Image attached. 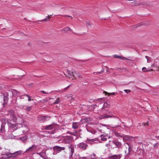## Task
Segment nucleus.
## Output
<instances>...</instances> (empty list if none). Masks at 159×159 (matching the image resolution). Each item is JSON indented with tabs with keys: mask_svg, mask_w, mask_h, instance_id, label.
Here are the masks:
<instances>
[{
	"mask_svg": "<svg viewBox=\"0 0 159 159\" xmlns=\"http://www.w3.org/2000/svg\"><path fill=\"white\" fill-rule=\"evenodd\" d=\"M53 149L54 152L53 153V155H56L58 153H59L62 150H64L65 149V148L61 147L58 146H55L53 147Z\"/></svg>",
	"mask_w": 159,
	"mask_h": 159,
	"instance_id": "f257e3e1",
	"label": "nucleus"
},
{
	"mask_svg": "<svg viewBox=\"0 0 159 159\" xmlns=\"http://www.w3.org/2000/svg\"><path fill=\"white\" fill-rule=\"evenodd\" d=\"M77 148L80 150L83 151L86 150L88 147V145L84 142H81L77 144Z\"/></svg>",
	"mask_w": 159,
	"mask_h": 159,
	"instance_id": "f03ea898",
	"label": "nucleus"
},
{
	"mask_svg": "<svg viewBox=\"0 0 159 159\" xmlns=\"http://www.w3.org/2000/svg\"><path fill=\"white\" fill-rule=\"evenodd\" d=\"M50 116H39L38 117V120L39 121L43 122L48 120L50 118Z\"/></svg>",
	"mask_w": 159,
	"mask_h": 159,
	"instance_id": "7ed1b4c3",
	"label": "nucleus"
},
{
	"mask_svg": "<svg viewBox=\"0 0 159 159\" xmlns=\"http://www.w3.org/2000/svg\"><path fill=\"white\" fill-rule=\"evenodd\" d=\"M3 101L4 103L2 104L3 105V107H4L6 105L8 101L9 98V94L8 93L5 92L3 94Z\"/></svg>",
	"mask_w": 159,
	"mask_h": 159,
	"instance_id": "20e7f679",
	"label": "nucleus"
},
{
	"mask_svg": "<svg viewBox=\"0 0 159 159\" xmlns=\"http://www.w3.org/2000/svg\"><path fill=\"white\" fill-rule=\"evenodd\" d=\"M74 141L73 137L71 136H67L64 139V142L66 143H70Z\"/></svg>",
	"mask_w": 159,
	"mask_h": 159,
	"instance_id": "39448f33",
	"label": "nucleus"
},
{
	"mask_svg": "<svg viewBox=\"0 0 159 159\" xmlns=\"http://www.w3.org/2000/svg\"><path fill=\"white\" fill-rule=\"evenodd\" d=\"M5 113L6 115L7 116V118H9L10 116L14 114L15 112L13 109H10L6 111Z\"/></svg>",
	"mask_w": 159,
	"mask_h": 159,
	"instance_id": "423d86ee",
	"label": "nucleus"
},
{
	"mask_svg": "<svg viewBox=\"0 0 159 159\" xmlns=\"http://www.w3.org/2000/svg\"><path fill=\"white\" fill-rule=\"evenodd\" d=\"M110 117L117 118L116 116H114V115L112 116L108 115L107 114H104L99 116L98 117V119L101 120L105 118H108Z\"/></svg>",
	"mask_w": 159,
	"mask_h": 159,
	"instance_id": "0eeeda50",
	"label": "nucleus"
},
{
	"mask_svg": "<svg viewBox=\"0 0 159 159\" xmlns=\"http://www.w3.org/2000/svg\"><path fill=\"white\" fill-rule=\"evenodd\" d=\"M110 106V105L107 102H105L104 103L102 107L101 108V111L103 112H107V108H109Z\"/></svg>",
	"mask_w": 159,
	"mask_h": 159,
	"instance_id": "6e6552de",
	"label": "nucleus"
},
{
	"mask_svg": "<svg viewBox=\"0 0 159 159\" xmlns=\"http://www.w3.org/2000/svg\"><path fill=\"white\" fill-rule=\"evenodd\" d=\"M8 125L10 128V129L11 132H13L17 129L16 125V124H11V123L8 122Z\"/></svg>",
	"mask_w": 159,
	"mask_h": 159,
	"instance_id": "1a4fd4ad",
	"label": "nucleus"
},
{
	"mask_svg": "<svg viewBox=\"0 0 159 159\" xmlns=\"http://www.w3.org/2000/svg\"><path fill=\"white\" fill-rule=\"evenodd\" d=\"M17 118L16 117L15 113L13 115L9 117V118H7V119L10 121L16 123Z\"/></svg>",
	"mask_w": 159,
	"mask_h": 159,
	"instance_id": "9d476101",
	"label": "nucleus"
},
{
	"mask_svg": "<svg viewBox=\"0 0 159 159\" xmlns=\"http://www.w3.org/2000/svg\"><path fill=\"white\" fill-rule=\"evenodd\" d=\"M1 155H5L6 157H2V159H13L12 156L11 155V153H9L8 152L5 153L4 154H2Z\"/></svg>",
	"mask_w": 159,
	"mask_h": 159,
	"instance_id": "9b49d317",
	"label": "nucleus"
},
{
	"mask_svg": "<svg viewBox=\"0 0 159 159\" xmlns=\"http://www.w3.org/2000/svg\"><path fill=\"white\" fill-rule=\"evenodd\" d=\"M21 108L25 110L26 112L30 111L32 109V106L22 105L21 106Z\"/></svg>",
	"mask_w": 159,
	"mask_h": 159,
	"instance_id": "f8f14e48",
	"label": "nucleus"
},
{
	"mask_svg": "<svg viewBox=\"0 0 159 159\" xmlns=\"http://www.w3.org/2000/svg\"><path fill=\"white\" fill-rule=\"evenodd\" d=\"M71 74H74L73 77L76 79V77L78 79V80H80V78H83V77L78 72H77L75 71L73 72L72 73H71Z\"/></svg>",
	"mask_w": 159,
	"mask_h": 159,
	"instance_id": "ddd939ff",
	"label": "nucleus"
},
{
	"mask_svg": "<svg viewBox=\"0 0 159 159\" xmlns=\"http://www.w3.org/2000/svg\"><path fill=\"white\" fill-rule=\"evenodd\" d=\"M112 143L116 145V148H122V145L121 143L115 140L112 141Z\"/></svg>",
	"mask_w": 159,
	"mask_h": 159,
	"instance_id": "4468645a",
	"label": "nucleus"
},
{
	"mask_svg": "<svg viewBox=\"0 0 159 159\" xmlns=\"http://www.w3.org/2000/svg\"><path fill=\"white\" fill-rule=\"evenodd\" d=\"M68 148L70 152V155H71V157L73 156V154L75 150L74 146L72 144H70Z\"/></svg>",
	"mask_w": 159,
	"mask_h": 159,
	"instance_id": "2eb2a0df",
	"label": "nucleus"
},
{
	"mask_svg": "<svg viewBox=\"0 0 159 159\" xmlns=\"http://www.w3.org/2000/svg\"><path fill=\"white\" fill-rule=\"evenodd\" d=\"M37 146L33 144L31 147H30L28 149H27L26 151L25 152H32L35 149L37 148Z\"/></svg>",
	"mask_w": 159,
	"mask_h": 159,
	"instance_id": "dca6fc26",
	"label": "nucleus"
},
{
	"mask_svg": "<svg viewBox=\"0 0 159 159\" xmlns=\"http://www.w3.org/2000/svg\"><path fill=\"white\" fill-rule=\"evenodd\" d=\"M128 146V150L125 151V153L126 155H128L131 154L132 151V148L131 146H130L129 144L127 143H126Z\"/></svg>",
	"mask_w": 159,
	"mask_h": 159,
	"instance_id": "f3484780",
	"label": "nucleus"
},
{
	"mask_svg": "<svg viewBox=\"0 0 159 159\" xmlns=\"http://www.w3.org/2000/svg\"><path fill=\"white\" fill-rule=\"evenodd\" d=\"M16 123H17V125H23L24 123V120L22 118L20 117H18L17 119Z\"/></svg>",
	"mask_w": 159,
	"mask_h": 159,
	"instance_id": "a211bd4d",
	"label": "nucleus"
},
{
	"mask_svg": "<svg viewBox=\"0 0 159 159\" xmlns=\"http://www.w3.org/2000/svg\"><path fill=\"white\" fill-rule=\"evenodd\" d=\"M121 157V154L113 155L108 157L109 159H120Z\"/></svg>",
	"mask_w": 159,
	"mask_h": 159,
	"instance_id": "6ab92c4d",
	"label": "nucleus"
},
{
	"mask_svg": "<svg viewBox=\"0 0 159 159\" xmlns=\"http://www.w3.org/2000/svg\"><path fill=\"white\" fill-rule=\"evenodd\" d=\"M55 127V125L54 124L50 125L45 127V129L47 130H51Z\"/></svg>",
	"mask_w": 159,
	"mask_h": 159,
	"instance_id": "aec40b11",
	"label": "nucleus"
},
{
	"mask_svg": "<svg viewBox=\"0 0 159 159\" xmlns=\"http://www.w3.org/2000/svg\"><path fill=\"white\" fill-rule=\"evenodd\" d=\"M96 140L94 139H87L86 141L87 143L90 144L92 145L94 144L95 142V141Z\"/></svg>",
	"mask_w": 159,
	"mask_h": 159,
	"instance_id": "412c9836",
	"label": "nucleus"
},
{
	"mask_svg": "<svg viewBox=\"0 0 159 159\" xmlns=\"http://www.w3.org/2000/svg\"><path fill=\"white\" fill-rule=\"evenodd\" d=\"M21 153V151H16L13 153H11L12 156L13 158L15 157L16 156L19 155Z\"/></svg>",
	"mask_w": 159,
	"mask_h": 159,
	"instance_id": "4be33fe9",
	"label": "nucleus"
},
{
	"mask_svg": "<svg viewBox=\"0 0 159 159\" xmlns=\"http://www.w3.org/2000/svg\"><path fill=\"white\" fill-rule=\"evenodd\" d=\"M61 31H64L65 33H67L68 31H71V29L68 27H66L61 30Z\"/></svg>",
	"mask_w": 159,
	"mask_h": 159,
	"instance_id": "5701e85b",
	"label": "nucleus"
},
{
	"mask_svg": "<svg viewBox=\"0 0 159 159\" xmlns=\"http://www.w3.org/2000/svg\"><path fill=\"white\" fill-rule=\"evenodd\" d=\"M131 139V137L125 135L123 137V140L124 142L130 140Z\"/></svg>",
	"mask_w": 159,
	"mask_h": 159,
	"instance_id": "b1692460",
	"label": "nucleus"
},
{
	"mask_svg": "<svg viewBox=\"0 0 159 159\" xmlns=\"http://www.w3.org/2000/svg\"><path fill=\"white\" fill-rule=\"evenodd\" d=\"M79 125V124L78 123H73L72 124V128L74 129H77L78 128Z\"/></svg>",
	"mask_w": 159,
	"mask_h": 159,
	"instance_id": "393cba45",
	"label": "nucleus"
},
{
	"mask_svg": "<svg viewBox=\"0 0 159 159\" xmlns=\"http://www.w3.org/2000/svg\"><path fill=\"white\" fill-rule=\"evenodd\" d=\"M12 93L13 96H15L18 95V93L19 94V93H18L17 91L15 89L12 90Z\"/></svg>",
	"mask_w": 159,
	"mask_h": 159,
	"instance_id": "a878e982",
	"label": "nucleus"
},
{
	"mask_svg": "<svg viewBox=\"0 0 159 159\" xmlns=\"http://www.w3.org/2000/svg\"><path fill=\"white\" fill-rule=\"evenodd\" d=\"M50 18L49 16H46V18L45 19L43 20H39L38 21H47V20H48V21L50 20Z\"/></svg>",
	"mask_w": 159,
	"mask_h": 159,
	"instance_id": "bb28decb",
	"label": "nucleus"
},
{
	"mask_svg": "<svg viewBox=\"0 0 159 159\" xmlns=\"http://www.w3.org/2000/svg\"><path fill=\"white\" fill-rule=\"evenodd\" d=\"M111 141H110L108 143H107L106 144L105 146L106 147L109 148H111L112 147L111 145Z\"/></svg>",
	"mask_w": 159,
	"mask_h": 159,
	"instance_id": "cd10ccee",
	"label": "nucleus"
},
{
	"mask_svg": "<svg viewBox=\"0 0 159 159\" xmlns=\"http://www.w3.org/2000/svg\"><path fill=\"white\" fill-rule=\"evenodd\" d=\"M5 124L4 123H2L1 125V128L0 129V130L2 132H3L5 130Z\"/></svg>",
	"mask_w": 159,
	"mask_h": 159,
	"instance_id": "c85d7f7f",
	"label": "nucleus"
},
{
	"mask_svg": "<svg viewBox=\"0 0 159 159\" xmlns=\"http://www.w3.org/2000/svg\"><path fill=\"white\" fill-rule=\"evenodd\" d=\"M102 136H103V135H101L100 138V139H101V140H102V141H107V138H106L104 137H103Z\"/></svg>",
	"mask_w": 159,
	"mask_h": 159,
	"instance_id": "c756f323",
	"label": "nucleus"
},
{
	"mask_svg": "<svg viewBox=\"0 0 159 159\" xmlns=\"http://www.w3.org/2000/svg\"><path fill=\"white\" fill-rule=\"evenodd\" d=\"M71 86V85H69L67 87L61 90H59V91H60L61 92H65L66 89H68L70 86Z\"/></svg>",
	"mask_w": 159,
	"mask_h": 159,
	"instance_id": "7c9ffc66",
	"label": "nucleus"
},
{
	"mask_svg": "<svg viewBox=\"0 0 159 159\" xmlns=\"http://www.w3.org/2000/svg\"><path fill=\"white\" fill-rule=\"evenodd\" d=\"M88 118H87L86 117L84 118L81 120V122L82 123L86 122L88 121Z\"/></svg>",
	"mask_w": 159,
	"mask_h": 159,
	"instance_id": "2f4dec72",
	"label": "nucleus"
},
{
	"mask_svg": "<svg viewBox=\"0 0 159 159\" xmlns=\"http://www.w3.org/2000/svg\"><path fill=\"white\" fill-rule=\"evenodd\" d=\"M27 137L25 136L22 137H21L20 139L23 141H25L27 139Z\"/></svg>",
	"mask_w": 159,
	"mask_h": 159,
	"instance_id": "473e14b6",
	"label": "nucleus"
},
{
	"mask_svg": "<svg viewBox=\"0 0 159 159\" xmlns=\"http://www.w3.org/2000/svg\"><path fill=\"white\" fill-rule=\"evenodd\" d=\"M87 129L88 131L90 132L93 134H94L95 133V131H94V130H91L90 129H89L88 128H87Z\"/></svg>",
	"mask_w": 159,
	"mask_h": 159,
	"instance_id": "72a5a7b5",
	"label": "nucleus"
},
{
	"mask_svg": "<svg viewBox=\"0 0 159 159\" xmlns=\"http://www.w3.org/2000/svg\"><path fill=\"white\" fill-rule=\"evenodd\" d=\"M88 157H79L78 159H90Z\"/></svg>",
	"mask_w": 159,
	"mask_h": 159,
	"instance_id": "f704fd0d",
	"label": "nucleus"
},
{
	"mask_svg": "<svg viewBox=\"0 0 159 159\" xmlns=\"http://www.w3.org/2000/svg\"><path fill=\"white\" fill-rule=\"evenodd\" d=\"M60 102V99L59 98L57 99L56 101L54 102V104H57Z\"/></svg>",
	"mask_w": 159,
	"mask_h": 159,
	"instance_id": "c9c22d12",
	"label": "nucleus"
},
{
	"mask_svg": "<svg viewBox=\"0 0 159 159\" xmlns=\"http://www.w3.org/2000/svg\"><path fill=\"white\" fill-rule=\"evenodd\" d=\"M159 145V143H155L154 144L153 146L154 148H157L158 147Z\"/></svg>",
	"mask_w": 159,
	"mask_h": 159,
	"instance_id": "e433bc0d",
	"label": "nucleus"
},
{
	"mask_svg": "<svg viewBox=\"0 0 159 159\" xmlns=\"http://www.w3.org/2000/svg\"><path fill=\"white\" fill-rule=\"evenodd\" d=\"M104 93H106V94H108L109 95H111V94H112L113 95H115L116 94V93H114V92H113V93H108L106 92H104Z\"/></svg>",
	"mask_w": 159,
	"mask_h": 159,
	"instance_id": "4c0bfd02",
	"label": "nucleus"
},
{
	"mask_svg": "<svg viewBox=\"0 0 159 159\" xmlns=\"http://www.w3.org/2000/svg\"><path fill=\"white\" fill-rule=\"evenodd\" d=\"M24 95L26 96V97H27L28 98V100L29 101H30L31 100V99L30 97V96H29V95L26 94H24Z\"/></svg>",
	"mask_w": 159,
	"mask_h": 159,
	"instance_id": "58836bf2",
	"label": "nucleus"
},
{
	"mask_svg": "<svg viewBox=\"0 0 159 159\" xmlns=\"http://www.w3.org/2000/svg\"><path fill=\"white\" fill-rule=\"evenodd\" d=\"M37 153L40 156H41L42 157H43V152H37Z\"/></svg>",
	"mask_w": 159,
	"mask_h": 159,
	"instance_id": "ea45409f",
	"label": "nucleus"
},
{
	"mask_svg": "<svg viewBox=\"0 0 159 159\" xmlns=\"http://www.w3.org/2000/svg\"><path fill=\"white\" fill-rule=\"evenodd\" d=\"M142 70L144 72H146L147 71V69L145 67H143L142 68Z\"/></svg>",
	"mask_w": 159,
	"mask_h": 159,
	"instance_id": "a19ab883",
	"label": "nucleus"
},
{
	"mask_svg": "<svg viewBox=\"0 0 159 159\" xmlns=\"http://www.w3.org/2000/svg\"><path fill=\"white\" fill-rule=\"evenodd\" d=\"M42 103H45L48 102V100L47 99H44L41 101Z\"/></svg>",
	"mask_w": 159,
	"mask_h": 159,
	"instance_id": "79ce46f5",
	"label": "nucleus"
},
{
	"mask_svg": "<svg viewBox=\"0 0 159 159\" xmlns=\"http://www.w3.org/2000/svg\"><path fill=\"white\" fill-rule=\"evenodd\" d=\"M124 91L128 93L130 92V90L129 89H125L124 90Z\"/></svg>",
	"mask_w": 159,
	"mask_h": 159,
	"instance_id": "37998d69",
	"label": "nucleus"
},
{
	"mask_svg": "<svg viewBox=\"0 0 159 159\" xmlns=\"http://www.w3.org/2000/svg\"><path fill=\"white\" fill-rule=\"evenodd\" d=\"M103 98L98 99V100L99 102H103Z\"/></svg>",
	"mask_w": 159,
	"mask_h": 159,
	"instance_id": "c03bdc74",
	"label": "nucleus"
},
{
	"mask_svg": "<svg viewBox=\"0 0 159 159\" xmlns=\"http://www.w3.org/2000/svg\"><path fill=\"white\" fill-rule=\"evenodd\" d=\"M69 159H78V158H75V157L74 158L72 157V156H71V155H70L69 157Z\"/></svg>",
	"mask_w": 159,
	"mask_h": 159,
	"instance_id": "a18cd8bd",
	"label": "nucleus"
},
{
	"mask_svg": "<svg viewBox=\"0 0 159 159\" xmlns=\"http://www.w3.org/2000/svg\"><path fill=\"white\" fill-rule=\"evenodd\" d=\"M26 97V96L24 95V94L23 95H22L21 96L20 98L23 99L25 98V97Z\"/></svg>",
	"mask_w": 159,
	"mask_h": 159,
	"instance_id": "49530a36",
	"label": "nucleus"
},
{
	"mask_svg": "<svg viewBox=\"0 0 159 159\" xmlns=\"http://www.w3.org/2000/svg\"><path fill=\"white\" fill-rule=\"evenodd\" d=\"M148 121H147V122H146V123H143V124L144 126H146V125H148Z\"/></svg>",
	"mask_w": 159,
	"mask_h": 159,
	"instance_id": "de8ad7c7",
	"label": "nucleus"
},
{
	"mask_svg": "<svg viewBox=\"0 0 159 159\" xmlns=\"http://www.w3.org/2000/svg\"><path fill=\"white\" fill-rule=\"evenodd\" d=\"M68 74L70 75V76H72V75H73H73H74V74H71V73H72V72H71L70 71H68Z\"/></svg>",
	"mask_w": 159,
	"mask_h": 159,
	"instance_id": "09e8293b",
	"label": "nucleus"
},
{
	"mask_svg": "<svg viewBox=\"0 0 159 159\" xmlns=\"http://www.w3.org/2000/svg\"><path fill=\"white\" fill-rule=\"evenodd\" d=\"M92 108H93V109L94 108H95V107H97V104H95V105H91V106Z\"/></svg>",
	"mask_w": 159,
	"mask_h": 159,
	"instance_id": "8fccbe9b",
	"label": "nucleus"
},
{
	"mask_svg": "<svg viewBox=\"0 0 159 159\" xmlns=\"http://www.w3.org/2000/svg\"><path fill=\"white\" fill-rule=\"evenodd\" d=\"M123 58H125V57H122V56H118V58H120V59H123Z\"/></svg>",
	"mask_w": 159,
	"mask_h": 159,
	"instance_id": "3c124183",
	"label": "nucleus"
},
{
	"mask_svg": "<svg viewBox=\"0 0 159 159\" xmlns=\"http://www.w3.org/2000/svg\"><path fill=\"white\" fill-rule=\"evenodd\" d=\"M103 72H104V69H103L101 70V71L100 72H98V74H101V73H103Z\"/></svg>",
	"mask_w": 159,
	"mask_h": 159,
	"instance_id": "603ef678",
	"label": "nucleus"
},
{
	"mask_svg": "<svg viewBox=\"0 0 159 159\" xmlns=\"http://www.w3.org/2000/svg\"><path fill=\"white\" fill-rule=\"evenodd\" d=\"M65 16V17H70V18H71V19L72 18V16H70L65 15V16Z\"/></svg>",
	"mask_w": 159,
	"mask_h": 159,
	"instance_id": "864d4df0",
	"label": "nucleus"
},
{
	"mask_svg": "<svg viewBox=\"0 0 159 159\" xmlns=\"http://www.w3.org/2000/svg\"><path fill=\"white\" fill-rule=\"evenodd\" d=\"M42 93H44V94H47V93H46L43 90V91H41Z\"/></svg>",
	"mask_w": 159,
	"mask_h": 159,
	"instance_id": "5fc2aeb1",
	"label": "nucleus"
},
{
	"mask_svg": "<svg viewBox=\"0 0 159 159\" xmlns=\"http://www.w3.org/2000/svg\"><path fill=\"white\" fill-rule=\"evenodd\" d=\"M118 56L116 55H115L114 56V57L115 58H118Z\"/></svg>",
	"mask_w": 159,
	"mask_h": 159,
	"instance_id": "6e6d98bb",
	"label": "nucleus"
},
{
	"mask_svg": "<svg viewBox=\"0 0 159 159\" xmlns=\"http://www.w3.org/2000/svg\"><path fill=\"white\" fill-rule=\"evenodd\" d=\"M76 134H77L76 133H75V134H74L73 133H71V135H74V136H75Z\"/></svg>",
	"mask_w": 159,
	"mask_h": 159,
	"instance_id": "4d7b16f0",
	"label": "nucleus"
},
{
	"mask_svg": "<svg viewBox=\"0 0 159 159\" xmlns=\"http://www.w3.org/2000/svg\"><path fill=\"white\" fill-rule=\"evenodd\" d=\"M26 131L25 130H23L22 131V132H23V133H24V134L25 133H26Z\"/></svg>",
	"mask_w": 159,
	"mask_h": 159,
	"instance_id": "13d9d810",
	"label": "nucleus"
},
{
	"mask_svg": "<svg viewBox=\"0 0 159 159\" xmlns=\"http://www.w3.org/2000/svg\"><path fill=\"white\" fill-rule=\"evenodd\" d=\"M139 5H144V4L143 3H139Z\"/></svg>",
	"mask_w": 159,
	"mask_h": 159,
	"instance_id": "bf43d9fd",
	"label": "nucleus"
},
{
	"mask_svg": "<svg viewBox=\"0 0 159 159\" xmlns=\"http://www.w3.org/2000/svg\"><path fill=\"white\" fill-rule=\"evenodd\" d=\"M152 70H152V69L148 70H147V71H152Z\"/></svg>",
	"mask_w": 159,
	"mask_h": 159,
	"instance_id": "052dcab7",
	"label": "nucleus"
},
{
	"mask_svg": "<svg viewBox=\"0 0 159 159\" xmlns=\"http://www.w3.org/2000/svg\"><path fill=\"white\" fill-rule=\"evenodd\" d=\"M87 24L89 25H91V24L89 22H87Z\"/></svg>",
	"mask_w": 159,
	"mask_h": 159,
	"instance_id": "680f3d73",
	"label": "nucleus"
},
{
	"mask_svg": "<svg viewBox=\"0 0 159 159\" xmlns=\"http://www.w3.org/2000/svg\"><path fill=\"white\" fill-rule=\"evenodd\" d=\"M145 57L146 58H147V59H148V58H149V57H148L147 56H146Z\"/></svg>",
	"mask_w": 159,
	"mask_h": 159,
	"instance_id": "e2e57ef3",
	"label": "nucleus"
},
{
	"mask_svg": "<svg viewBox=\"0 0 159 159\" xmlns=\"http://www.w3.org/2000/svg\"><path fill=\"white\" fill-rule=\"evenodd\" d=\"M139 25H138V26H141V25H142V24H140V23H139Z\"/></svg>",
	"mask_w": 159,
	"mask_h": 159,
	"instance_id": "0e129e2a",
	"label": "nucleus"
},
{
	"mask_svg": "<svg viewBox=\"0 0 159 159\" xmlns=\"http://www.w3.org/2000/svg\"><path fill=\"white\" fill-rule=\"evenodd\" d=\"M63 157H64V158L66 157V155H64V156H63Z\"/></svg>",
	"mask_w": 159,
	"mask_h": 159,
	"instance_id": "69168bd1",
	"label": "nucleus"
},
{
	"mask_svg": "<svg viewBox=\"0 0 159 159\" xmlns=\"http://www.w3.org/2000/svg\"><path fill=\"white\" fill-rule=\"evenodd\" d=\"M108 112L110 114H111V111H108Z\"/></svg>",
	"mask_w": 159,
	"mask_h": 159,
	"instance_id": "338daca9",
	"label": "nucleus"
},
{
	"mask_svg": "<svg viewBox=\"0 0 159 159\" xmlns=\"http://www.w3.org/2000/svg\"><path fill=\"white\" fill-rule=\"evenodd\" d=\"M79 157H80L79 156H78V157H77V156H76V157H75V158H79Z\"/></svg>",
	"mask_w": 159,
	"mask_h": 159,
	"instance_id": "774afa93",
	"label": "nucleus"
}]
</instances>
